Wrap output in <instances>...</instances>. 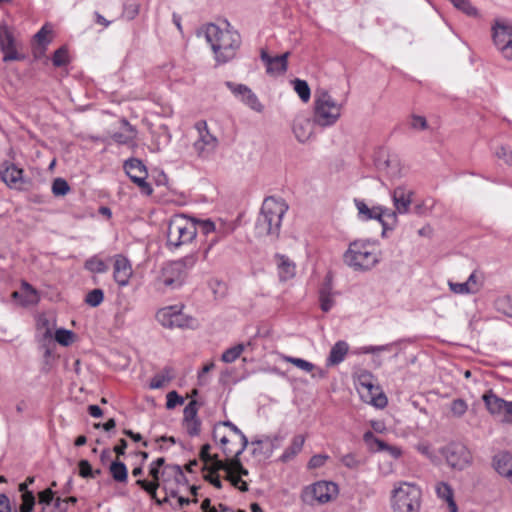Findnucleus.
<instances>
[{
  "mask_svg": "<svg viewBox=\"0 0 512 512\" xmlns=\"http://www.w3.org/2000/svg\"><path fill=\"white\" fill-rule=\"evenodd\" d=\"M467 410L468 404L462 398L454 399L450 404V412L456 418H461Z\"/></svg>",
  "mask_w": 512,
  "mask_h": 512,
  "instance_id": "nucleus-43",
  "label": "nucleus"
},
{
  "mask_svg": "<svg viewBox=\"0 0 512 512\" xmlns=\"http://www.w3.org/2000/svg\"><path fill=\"white\" fill-rule=\"evenodd\" d=\"M84 267L86 270L93 273H105L108 270L106 263L96 256L87 259L85 261Z\"/></svg>",
  "mask_w": 512,
  "mask_h": 512,
  "instance_id": "nucleus-36",
  "label": "nucleus"
},
{
  "mask_svg": "<svg viewBox=\"0 0 512 512\" xmlns=\"http://www.w3.org/2000/svg\"><path fill=\"white\" fill-rule=\"evenodd\" d=\"M133 275L132 265L130 261L123 255H116L113 264V278L120 287L129 284Z\"/></svg>",
  "mask_w": 512,
  "mask_h": 512,
  "instance_id": "nucleus-16",
  "label": "nucleus"
},
{
  "mask_svg": "<svg viewBox=\"0 0 512 512\" xmlns=\"http://www.w3.org/2000/svg\"><path fill=\"white\" fill-rule=\"evenodd\" d=\"M186 274L181 270L180 264L175 262L167 263L161 270L158 283L169 289H176L183 285Z\"/></svg>",
  "mask_w": 512,
  "mask_h": 512,
  "instance_id": "nucleus-13",
  "label": "nucleus"
},
{
  "mask_svg": "<svg viewBox=\"0 0 512 512\" xmlns=\"http://www.w3.org/2000/svg\"><path fill=\"white\" fill-rule=\"evenodd\" d=\"M392 347V344H385L379 346H364L360 347L356 353L358 354H376L379 352L389 351Z\"/></svg>",
  "mask_w": 512,
  "mask_h": 512,
  "instance_id": "nucleus-56",
  "label": "nucleus"
},
{
  "mask_svg": "<svg viewBox=\"0 0 512 512\" xmlns=\"http://www.w3.org/2000/svg\"><path fill=\"white\" fill-rule=\"evenodd\" d=\"M340 461L349 469H357L361 465V460L354 453L343 455Z\"/></svg>",
  "mask_w": 512,
  "mask_h": 512,
  "instance_id": "nucleus-54",
  "label": "nucleus"
},
{
  "mask_svg": "<svg viewBox=\"0 0 512 512\" xmlns=\"http://www.w3.org/2000/svg\"><path fill=\"white\" fill-rule=\"evenodd\" d=\"M413 192L404 186L396 187L392 192V200L395 207V214H406L412 203Z\"/></svg>",
  "mask_w": 512,
  "mask_h": 512,
  "instance_id": "nucleus-18",
  "label": "nucleus"
},
{
  "mask_svg": "<svg viewBox=\"0 0 512 512\" xmlns=\"http://www.w3.org/2000/svg\"><path fill=\"white\" fill-rule=\"evenodd\" d=\"M487 410L494 416L502 417L507 401L498 397L492 391L485 393L482 397Z\"/></svg>",
  "mask_w": 512,
  "mask_h": 512,
  "instance_id": "nucleus-21",
  "label": "nucleus"
},
{
  "mask_svg": "<svg viewBox=\"0 0 512 512\" xmlns=\"http://www.w3.org/2000/svg\"><path fill=\"white\" fill-rule=\"evenodd\" d=\"M278 275L281 281H287L295 276L296 266L287 256L276 254Z\"/></svg>",
  "mask_w": 512,
  "mask_h": 512,
  "instance_id": "nucleus-23",
  "label": "nucleus"
},
{
  "mask_svg": "<svg viewBox=\"0 0 512 512\" xmlns=\"http://www.w3.org/2000/svg\"><path fill=\"white\" fill-rule=\"evenodd\" d=\"M129 178L132 182H134L140 189L141 192L145 195H151L153 192V189L151 185L146 182L147 173H139V175H130Z\"/></svg>",
  "mask_w": 512,
  "mask_h": 512,
  "instance_id": "nucleus-40",
  "label": "nucleus"
},
{
  "mask_svg": "<svg viewBox=\"0 0 512 512\" xmlns=\"http://www.w3.org/2000/svg\"><path fill=\"white\" fill-rule=\"evenodd\" d=\"M79 475L83 478H93V469L88 460H80L78 463Z\"/></svg>",
  "mask_w": 512,
  "mask_h": 512,
  "instance_id": "nucleus-63",
  "label": "nucleus"
},
{
  "mask_svg": "<svg viewBox=\"0 0 512 512\" xmlns=\"http://www.w3.org/2000/svg\"><path fill=\"white\" fill-rule=\"evenodd\" d=\"M192 321H193V318L184 315L181 312V308H179L177 306V311H176V314H175V317H174V321H173V322H175V324H173V328L189 327L190 323Z\"/></svg>",
  "mask_w": 512,
  "mask_h": 512,
  "instance_id": "nucleus-53",
  "label": "nucleus"
},
{
  "mask_svg": "<svg viewBox=\"0 0 512 512\" xmlns=\"http://www.w3.org/2000/svg\"><path fill=\"white\" fill-rule=\"evenodd\" d=\"M227 434L226 429H224L219 422L214 425L212 436L215 442L224 444Z\"/></svg>",
  "mask_w": 512,
  "mask_h": 512,
  "instance_id": "nucleus-64",
  "label": "nucleus"
},
{
  "mask_svg": "<svg viewBox=\"0 0 512 512\" xmlns=\"http://www.w3.org/2000/svg\"><path fill=\"white\" fill-rule=\"evenodd\" d=\"M0 50L4 54V62L21 60L23 58L17 52L14 36L5 24H0Z\"/></svg>",
  "mask_w": 512,
  "mask_h": 512,
  "instance_id": "nucleus-14",
  "label": "nucleus"
},
{
  "mask_svg": "<svg viewBox=\"0 0 512 512\" xmlns=\"http://www.w3.org/2000/svg\"><path fill=\"white\" fill-rule=\"evenodd\" d=\"M175 376L174 369L170 366H166L157 373L150 382L151 389H160L164 387V385L170 382Z\"/></svg>",
  "mask_w": 512,
  "mask_h": 512,
  "instance_id": "nucleus-29",
  "label": "nucleus"
},
{
  "mask_svg": "<svg viewBox=\"0 0 512 512\" xmlns=\"http://www.w3.org/2000/svg\"><path fill=\"white\" fill-rule=\"evenodd\" d=\"M124 170L128 176L130 175H136L139 173H147L145 165L136 158H131L125 161L124 163Z\"/></svg>",
  "mask_w": 512,
  "mask_h": 512,
  "instance_id": "nucleus-35",
  "label": "nucleus"
},
{
  "mask_svg": "<svg viewBox=\"0 0 512 512\" xmlns=\"http://www.w3.org/2000/svg\"><path fill=\"white\" fill-rule=\"evenodd\" d=\"M225 235L226 233L224 232V230L220 229L219 234H212V237L206 240V247L203 249V256L205 259H207L208 253L211 250V248L221 239H223Z\"/></svg>",
  "mask_w": 512,
  "mask_h": 512,
  "instance_id": "nucleus-59",
  "label": "nucleus"
},
{
  "mask_svg": "<svg viewBox=\"0 0 512 512\" xmlns=\"http://www.w3.org/2000/svg\"><path fill=\"white\" fill-rule=\"evenodd\" d=\"M451 469L462 471L472 464L470 450L460 442H451L440 451Z\"/></svg>",
  "mask_w": 512,
  "mask_h": 512,
  "instance_id": "nucleus-12",
  "label": "nucleus"
},
{
  "mask_svg": "<svg viewBox=\"0 0 512 512\" xmlns=\"http://www.w3.org/2000/svg\"><path fill=\"white\" fill-rule=\"evenodd\" d=\"M313 119H309L305 116H298L295 118L293 123V133L297 140L304 143L310 139L313 134Z\"/></svg>",
  "mask_w": 512,
  "mask_h": 512,
  "instance_id": "nucleus-19",
  "label": "nucleus"
},
{
  "mask_svg": "<svg viewBox=\"0 0 512 512\" xmlns=\"http://www.w3.org/2000/svg\"><path fill=\"white\" fill-rule=\"evenodd\" d=\"M282 359L285 362L291 363L294 366H296L297 368H299V369H301V370H303L305 372H311L315 368L313 363H311V362H309L307 360H304L302 358H296V357H292V356L283 355Z\"/></svg>",
  "mask_w": 512,
  "mask_h": 512,
  "instance_id": "nucleus-41",
  "label": "nucleus"
},
{
  "mask_svg": "<svg viewBox=\"0 0 512 512\" xmlns=\"http://www.w3.org/2000/svg\"><path fill=\"white\" fill-rule=\"evenodd\" d=\"M328 459L327 454H316L310 458L307 466L309 469H317L324 466Z\"/></svg>",
  "mask_w": 512,
  "mask_h": 512,
  "instance_id": "nucleus-60",
  "label": "nucleus"
},
{
  "mask_svg": "<svg viewBox=\"0 0 512 512\" xmlns=\"http://www.w3.org/2000/svg\"><path fill=\"white\" fill-rule=\"evenodd\" d=\"M204 33L218 63H227L235 57L241 45V36L228 22H225L224 28L209 23L205 26Z\"/></svg>",
  "mask_w": 512,
  "mask_h": 512,
  "instance_id": "nucleus-1",
  "label": "nucleus"
},
{
  "mask_svg": "<svg viewBox=\"0 0 512 512\" xmlns=\"http://www.w3.org/2000/svg\"><path fill=\"white\" fill-rule=\"evenodd\" d=\"M122 123L124 127L126 128V132H114L111 135V138L114 142L118 144H128L131 142L134 138L135 130L132 125L126 120L123 119Z\"/></svg>",
  "mask_w": 512,
  "mask_h": 512,
  "instance_id": "nucleus-33",
  "label": "nucleus"
},
{
  "mask_svg": "<svg viewBox=\"0 0 512 512\" xmlns=\"http://www.w3.org/2000/svg\"><path fill=\"white\" fill-rule=\"evenodd\" d=\"M492 40L501 55L512 61V24L507 20L497 19L491 27Z\"/></svg>",
  "mask_w": 512,
  "mask_h": 512,
  "instance_id": "nucleus-11",
  "label": "nucleus"
},
{
  "mask_svg": "<svg viewBox=\"0 0 512 512\" xmlns=\"http://www.w3.org/2000/svg\"><path fill=\"white\" fill-rule=\"evenodd\" d=\"M185 429L190 436H197L201 430L200 419L183 421Z\"/></svg>",
  "mask_w": 512,
  "mask_h": 512,
  "instance_id": "nucleus-61",
  "label": "nucleus"
},
{
  "mask_svg": "<svg viewBox=\"0 0 512 512\" xmlns=\"http://www.w3.org/2000/svg\"><path fill=\"white\" fill-rule=\"evenodd\" d=\"M320 307L323 312H328L332 309L335 304V301L329 291V289L324 288L320 291L319 295Z\"/></svg>",
  "mask_w": 512,
  "mask_h": 512,
  "instance_id": "nucleus-44",
  "label": "nucleus"
},
{
  "mask_svg": "<svg viewBox=\"0 0 512 512\" xmlns=\"http://www.w3.org/2000/svg\"><path fill=\"white\" fill-rule=\"evenodd\" d=\"M422 491L414 483L400 482L391 492L393 512H420Z\"/></svg>",
  "mask_w": 512,
  "mask_h": 512,
  "instance_id": "nucleus-6",
  "label": "nucleus"
},
{
  "mask_svg": "<svg viewBox=\"0 0 512 512\" xmlns=\"http://www.w3.org/2000/svg\"><path fill=\"white\" fill-rule=\"evenodd\" d=\"M292 85L299 98L304 103H307L311 97V90L308 83L305 80L297 78L292 81Z\"/></svg>",
  "mask_w": 512,
  "mask_h": 512,
  "instance_id": "nucleus-34",
  "label": "nucleus"
},
{
  "mask_svg": "<svg viewBox=\"0 0 512 512\" xmlns=\"http://www.w3.org/2000/svg\"><path fill=\"white\" fill-rule=\"evenodd\" d=\"M22 499V504L19 507V512H32L35 505L34 493H26Z\"/></svg>",
  "mask_w": 512,
  "mask_h": 512,
  "instance_id": "nucleus-57",
  "label": "nucleus"
},
{
  "mask_svg": "<svg viewBox=\"0 0 512 512\" xmlns=\"http://www.w3.org/2000/svg\"><path fill=\"white\" fill-rule=\"evenodd\" d=\"M104 300V292L101 289H93L87 293L85 302L91 307L99 306Z\"/></svg>",
  "mask_w": 512,
  "mask_h": 512,
  "instance_id": "nucleus-47",
  "label": "nucleus"
},
{
  "mask_svg": "<svg viewBox=\"0 0 512 512\" xmlns=\"http://www.w3.org/2000/svg\"><path fill=\"white\" fill-rule=\"evenodd\" d=\"M373 375L366 370L357 374V390L361 398L377 408H384L387 405V397L379 392V387L372 382Z\"/></svg>",
  "mask_w": 512,
  "mask_h": 512,
  "instance_id": "nucleus-10",
  "label": "nucleus"
},
{
  "mask_svg": "<svg viewBox=\"0 0 512 512\" xmlns=\"http://www.w3.org/2000/svg\"><path fill=\"white\" fill-rule=\"evenodd\" d=\"M109 472L116 482L126 483L128 480V469L126 465L119 460L111 462Z\"/></svg>",
  "mask_w": 512,
  "mask_h": 512,
  "instance_id": "nucleus-31",
  "label": "nucleus"
},
{
  "mask_svg": "<svg viewBox=\"0 0 512 512\" xmlns=\"http://www.w3.org/2000/svg\"><path fill=\"white\" fill-rule=\"evenodd\" d=\"M245 349L244 344L239 343L225 350L221 356V360L225 363H233L236 361Z\"/></svg>",
  "mask_w": 512,
  "mask_h": 512,
  "instance_id": "nucleus-37",
  "label": "nucleus"
},
{
  "mask_svg": "<svg viewBox=\"0 0 512 512\" xmlns=\"http://www.w3.org/2000/svg\"><path fill=\"white\" fill-rule=\"evenodd\" d=\"M197 131V138L192 144V148L198 159L210 160L215 155L218 146V138L210 132L206 121H197L194 125Z\"/></svg>",
  "mask_w": 512,
  "mask_h": 512,
  "instance_id": "nucleus-7",
  "label": "nucleus"
},
{
  "mask_svg": "<svg viewBox=\"0 0 512 512\" xmlns=\"http://www.w3.org/2000/svg\"><path fill=\"white\" fill-rule=\"evenodd\" d=\"M0 178L10 188L21 189L25 183L23 170L13 163L0 169Z\"/></svg>",
  "mask_w": 512,
  "mask_h": 512,
  "instance_id": "nucleus-17",
  "label": "nucleus"
},
{
  "mask_svg": "<svg viewBox=\"0 0 512 512\" xmlns=\"http://www.w3.org/2000/svg\"><path fill=\"white\" fill-rule=\"evenodd\" d=\"M381 169L391 180L400 179L405 174L404 167L396 156L388 157Z\"/></svg>",
  "mask_w": 512,
  "mask_h": 512,
  "instance_id": "nucleus-25",
  "label": "nucleus"
},
{
  "mask_svg": "<svg viewBox=\"0 0 512 512\" xmlns=\"http://www.w3.org/2000/svg\"><path fill=\"white\" fill-rule=\"evenodd\" d=\"M195 221L197 222L198 232H200L201 234H203L207 237L210 234H219L220 233L221 228H217L215 223L212 222L210 219L201 220V219L195 218Z\"/></svg>",
  "mask_w": 512,
  "mask_h": 512,
  "instance_id": "nucleus-39",
  "label": "nucleus"
},
{
  "mask_svg": "<svg viewBox=\"0 0 512 512\" xmlns=\"http://www.w3.org/2000/svg\"><path fill=\"white\" fill-rule=\"evenodd\" d=\"M198 233L197 222L195 218L184 214L173 216L167 228V246L169 248H179L182 245L191 243Z\"/></svg>",
  "mask_w": 512,
  "mask_h": 512,
  "instance_id": "nucleus-4",
  "label": "nucleus"
},
{
  "mask_svg": "<svg viewBox=\"0 0 512 512\" xmlns=\"http://www.w3.org/2000/svg\"><path fill=\"white\" fill-rule=\"evenodd\" d=\"M52 62L56 67L66 65L69 62L67 50L63 47L57 49L53 54Z\"/></svg>",
  "mask_w": 512,
  "mask_h": 512,
  "instance_id": "nucleus-51",
  "label": "nucleus"
},
{
  "mask_svg": "<svg viewBox=\"0 0 512 512\" xmlns=\"http://www.w3.org/2000/svg\"><path fill=\"white\" fill-rule=\"evenodd\" d=\"M289 52L278 56H270L264 49L261 50L260 58L266 66V72L270 75H280L287 71Z\"/></svg>",
  "mask_w": 512,
  "mask_h": 512,
  "instance_id": "nucleus-15",
  "label": "nucleus"
},
{
  "mask_svg": "<svg viewBox=\"0 0 512 512\" xmlns=\"http://www.w3.org/2000/svg\"><path fill=\"white\" fill-rule=\"evenodd\" d=\"M241 101L249 106L251 109L261 112L263 110L262 104L259 102L256 94L249 88L248 91L243 95Z\"/></svg>",
  "mask_w": 512,
  "mask_h": 512,
  "instance_id": "nucleus-42",
  "label": "nucleus"
},
{
  "mask_svg": "<svg viewBox=\"0 0 512 512\" xmlns=\"http://www.w3.org/2000/svg\"><path fill=\"white\" fill-rule=\"evenodd\" d=\"M305 443V437L303 435H296L292 438L291 444L284 450L280 456L282 462H288L292 460L303 448Z\"/></svg>",
  "mask_w": 512,
  "mask_h": 512,
  "instance_id": "nucleus-27",
  "label": "nucleus"
},
{
  "mask_svg": "<svg viewBox=\"0 0 512 512\" xmlns=\"http://www.w3.org/2000/svg\"><path fill=\"white\" fill-rule=\"evenodd\" d=\"M364 441L367 442V443H370V442H373L377 445V449L378 450H387L390 452V454L395 457V458H398L400 455H401V451L400 449L396 448V447H391L389 446L387 443H385L384 441L380 440L379 438H376L374 436V434L371 432V431H367L364 436Z\"/></svg>",
  "mask_w": 512,
  "mask_h": 512,
  "instance_id": "nucleus-32",
  "label": "nucleus"
},
{
  "mask_svg": "<svg viewBox=\"0 0 512 512\" xmlns=\"http://www.w3.org/2000/svg\"><path fill=\"white\" fill-rule=\"evenodd\" d=\"M454 7L462 11L468 16L477 17L478 10L474 7L469 0H457Z\"/></svg>",
  "mask_w": 512,
  "mask_h": 512,
  "instance_id": "nucleus-50",
  "label": "nucleus"
},
{
  "mask_svg": "<svg viewBox=\"0 0 512 512\" xmlns=\"http://www.w3.org/2000/svg\"><path fill=\"white\" fill-rule=\"evenodd\" d=\"M73 337H74V333L72 331L62 329V328L56 330V333H55L56 341L59 344L64 345V346H68L72 342Z\"/></svg>",
  "mask_w": 512,
  "mask_h": 512,
  "instance_id": "nucleus-52",
  "label": "nucleus"
},
{
  "mask_svg": "<svg viewBox=\"0 0 512 512\" xmlns=\"http://www.w3.org/2000/svg\"><path fill=\"white\" fill-rule=\"evenodd\" d=\"M338 494V487L333 482L318 481L306 486L301 493V500L307 505L325 504Z\"/></svg>",
  "mask_w": 512,
  "mask_h": 512,
  "instance_id": "nucleus-9",
  "label": "nucleus"
},
{
  "mask_svg": "<svg viewBox=\"0 0 512 512\" xmlns=\"http://www.w3.org/2000/svg\"><path fill=\"white\" fill-rule=\"evenodd\" d=\"M349 351V345L346 341L339 340L331 348L326 359V366H335L344 361Z\"/></svg>",
  "mask_w": 512,
  "mask_h": 512,
  "instance_id": "nucleus-22",
  "label": "nucleus"
},
{
  "mask_svg": "<svg viewBox=\"0 0 512 512\" xmlns=\"http://www.w3.org/2000/svg\"><path fill=\"white\" fill-rule=\"evenodd\" d=\"M251 446L253 447L251 453L255 457L262 456L264 459H266L272 454L273 447L264 449L263 442L261 440H253L251 442Z\"/></svg>",
  "mask_w": 512,
  "mask_h": 512,
  "instance_id": "nucleus-49",
  "label": "nucleus"
},
{
  "mask_svg": "<svg viewBox=\"0 0 512 512\" xmlns=\"http://www.w3.org/2000/svg\"><path fill=\"white\" fill-rule=\"evenodd\" d=\"M196 261H197V258L195 255H188V256H185L182 259H180L178 261H174V262H175V264L181 265V270H183V272L187 276L188 271L194 267V265L196 264Z\"/></svg>",
  "mask_w": 512,
  "mask_h": 512,
  "instance_id": "nucleus-58",
  "label": "nucleus"
},
{
  "mask_svg": "<svg viewBox=\"0 0 512 512\" xmlns=\"http://www.w3.org/2000/svg\"><path fill=\"white\" fill-rule=\"evenodd\" d=\"M342 108L328 91L318 90L314 95L313 122L320 127L333 126L341 117Z\"/></svg>",
  "mask_w": 512,
  "mask_h": 512,
  "instance_id": "nucleus-3",
  "label": "nucleus"
},
{
  "mask_svg": "<svg viewBox=\"0 0 512 512\" xmlns=\"http://www.w3.org/2000/svg\"><path fill=\"white\" fill-rule=\"evenodd\" d=\"M354 204L357 209V216L359 220H377L382 225V236H385L388 230L393 229V227L388 226V223L384 218L387 217L392 219L393 222H396L397 216L395 212H392L390 209L381 205L369 207L364 200L358 198L354 199Z\"/></svg>",
  "mask_w": 512,
  "mask_h": 512,
  "instance_id": "nucleus-8",
  "label": "nucleus"
},
{
  "mask_svg": "<svg viewBox=\"0 0 512 512\" xmlns=\"http://www.w3.org/2000/svg\"><path fill=\"white\" fill-rule=\"evenodd\" d=\"M493 467L502 476L512 478V454L501 451L493 457Z\"/></svg>",
  "mask_w": 512,
  "mask_h": 512,
  "instance_id": "nucleus-20",
  "label": "nucleus"
},
{
  "mask_svg": "<svg viewBox=\"0 0 512 512\" xmlns=\"http://www.w3.org/2000/svg\"><path fill=\"white\" fill-rule=\"evenodd\" d=\"M284 199L268 196L264 199L255 223V232L259 237L270 236L277 239L280 234L283 216L288 211Z\"/></svg>",
  "mask_w": 512,
  "mask_h": 512,
  "instance_id": "nucleus-2",
  "label": "nucleus"
},
{
  "mask_svg": "<svg viewBox=\"0 0 512 512\" xmlns=\"http://www.w3.org/2000/svg\"><path fill=\"white\" fill-rule=\"evenodd\" d=\"M164 474H169L173 476V481L175 484H185L187 482L186 476L183 473V470L181 466L174 464V465H166L164 467Z\"/></svg>",
  "mask_w": 512,
  "mask_h": 512,
  "instance_id": "nucleus-38",
  "label": "nucleus"
},
{
  "mask_svg": "<svg viewBox=\"0 0 512 512\" xmlns=\"http://www.w3.org/2000/svg\"><path fill=\"white\" fill-rule=\"evenodd\" d=\"M13 298H21V303L24 306L36 304L39 301L37 291L27 282L22 284L21 292L14 291L12 293Z\"/></svg>",
  "mask_w": 512,
  "mask_h": 512,
  "instance_id": "nucleus-26",
  "label": "nucleus"
},
{
  "mask_svg": "<svg viewBox=\"0 0 512 512\" xmlns=\"http://www.w3.org/2000/svg\"><path fill=\"white\" fill-rule=\"evenodd\" d=\"M136 485H138L143 490H145L151 496V498L155 499L156 498V491L160 487L161 483H159L157 481H154V480L149 482V481L144 480V479H138L136 481Z\"/></svg>",
  "mask_w": 512,
  "mask_h": 512,
  "instance_id": "nucleus-48",
  "label": "nucleus"
},
{
  "mask_svg": "<svg viewBox=\"0 0 512 512\" xmlns=\"http://www.w3.org/2000/svg\"><path fill=\"white\" fill-rule=\"evenodd\" d=\"M220 447L226 456H231L239 448L237 437L232 434H227L225 443L220 444Z\"/></svg>",
  "mask_w": 512,
  "mask_h": 512,
  "instance_id": "nucleus-45",
  "label": "nucleus"
},
{
  "mask_svg": "<svg viewBox=\"0 0 512 512\" xmlns=\"http://www.w3.org/2000/svg\"><path fill=\"white\" fill-rule=\"evenodd\" d=\"M226 479L228 481H230L232 486H234L235 488L239 489L240 491L245 492V491L248 490L247 483L245 481H243L241 479V477H239L237 474H231L229 472V474L226 475Z\"/></svg>",
  "mask_w": 512,
  "mask_h": 512,
  "instance_id": "nucleus-62",
  "label": "nucleus"
},
{
  "mask_svg": "<svg viewBox=\"0 0 512 512\" xmlns=\"http://www.w3.org/2000/svg\"><path fill=\"white\" fill-rule=\"evenodd\" d=\"M224 429H229L228 434H232L237 437L239 448L237 449V454H242L244 450L247 448L249 442L246 435L231 421H221L219 422Z\"/></svg>",
  "mask_w": 512,
  "mask_h": 512,
  "instance_id": "nucleus-28",
  "label": "nucleus"
},
{
  "mask_svg": "<svg viewBox=\"0 0 512 512\" xmlns=\"http://www.w3.org/2000/svg\"><path fill=\"white\" fill-rule=\"evenodd\" d=\"M70 191L68 182L63 178H56L52 183V193L54 196H65Z\"/></svg>",
  "mask_w": 512,
  "mask_h": 512,
  "instance_id": "nucleus-46",
  "label": "nucleus"
},
{
  "mask_svg": "<svg viewBox=\"0 0 512 512\" xmlns=\"http://www.w3.org/2000/svg\"><path fill=\"white\" fill-rule=\"evenodd\" d=\"M438 498L447 502L450 512H458L457 505L454 500L452 487L446 482H438L435 487Z\"/></svg>",
  "mask_w": 512,
  "mask_h": 512,
  "instance_id": "nucleus-24",
  "label": "nucleus"
},
{
  "mask_svg": "<svg viewBox=\"0 0 512 512\" xmlns=\"http://www.w3.org/2000/svg\"><path fill=\"white\" fill-rule=\"evenodd\" d=\"M197 413H198L197 401L192 400L184 408L183 421L199 419L197 417Z\"/></svg>",
  "mask_w": 512,
  "mask_h": 512,
  "instance_id": "nucleus-55",
  "label": "nucleus"
},
{
  "mask_svg": "<svg viewBox=\"0 0 512 512\" xmlns=\"http://www.w3.org/2000/svg\"><path fill=\"white\" fill-rule=\"evenodd\" d=\"M177 311V306H168L160 309L156 313L157 321L165 328L172 329L175 324L174 317Z\"/></svg>",
  "mask_w": 512,
  "mask_h": 512,
  "instance_id": "nucleus-30",
  "label": "nucleus"
},
{
  "mask_svg": "<svg viewBox=\"0 0 512 512\" xmlns=\"http://www.w3.org/2000/svg\"><path fill=\"white\" fill-rule=\"evenodd\" d=\"M344 263L356 271L373 268L379 262V255L374 245L366 241L350 243L343 256Z\"/></svg>",
  "mask_w": 512,
  "mask_h": 512,
  "instance_id": "nucleus-5",
  "label": "nucleus"
}]
</instances>
